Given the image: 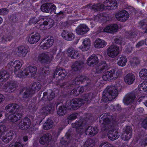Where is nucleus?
<instances>
[{
	"instance_id": "obj_61",
	"label": "nucleus",
	"mask_w": 147,
	"mask_h": 147,
	"mask_svg": "<svg viewBox=\"0 0 147 147\" xmlns=\"http://www.w3.org/2000/svg\"><path fill=\"white\" fill-rule=\"evenodd\" d=\"M39 21L37 20V19L35 17L33 18L30 19V20L29 23L30 24H35V26L36 24H37Z\"/></svg>"
},
{
	"instance_id": "obj_19",
	"label": "nucleus",
	"mask_w": 147,
	"mask_h": 147,
	"mask_svg": "<svg viewBox=\"0 0 147 147\" xmlns=\"http://www.w3.org/2000/svg\"><path fill=\"white\" fill-rule=\"evenodd\" d=\"M67 55L72 59L77 58L79 55L77 51L76 50L72 47H70L67 50Z\"/></svg>"
},
{
	"instance_id": "obj_59",
	"label": "nucleus",
	"mask_w": 147,
	"mask_h": 147,
	"mask_svg": "<svg viewBox=\"0 0 147 147\" xmlns=\"http://www.w3.org/2000/svg\"><path fill=\"white\" fill-rule=\"evenodd\" d=\"M29 107H30V109L34 111H36L38 108L37 106L34 102H32L30 105Z\"/></svg>"
},
{
	"instance_id": "obj_51",
	"label": "nucleus",
	"mask_w": 147,
	"mask_h": 147,
	"mask_svg": "<svg viewBox=\"0 0 147 147\" xmlns=\"http://www.w3.org/2000/svg\"><path fill=\"white\" fill-rule=\"evenodd\" d=\"M111 74H110L109 71L106 72L103 76V79L105 81L109 80H112Z\"/></svg>"
},
{
	"instance_id": "obj_62",
	"label": "nucleus",
	"mask_w": 147,
	"mask_h": 147,
	"mask_svg": "<svg viewBox=\"0 0 147 147\" xmlns=\"http://www.w3.org/2000/svg\"><path fill=\"white\" fill-rule=\"evenodd\" d=\"M9 12L8 10L5 8H2L0 9V15H5L8 13Z\"/></svg>"
},
{
	"instance_id": "obj_52",
	"label": "nucleus",
	"mask_w": 147,
	"mask_h": 147,
	"mask_svg": "<svg viewBox=\"0 0 147 147\" xmlns=\"http://www.w3.org/2000/svg\"><path fill=\"white\" fill-rule=\"evenodd\" d=\"M130 63L131 65L133 66L137 65L140 63V60L136 57L133 58L131 60Z\"/></svg>"
},
{
	"instance_id": "obj_45",
	"label": "nucleus",
	"mask_w": 147,
	"mask_h": 147,
	"mask_svg": "<svg viewBox=\"0 0 147 147\" xmlns=\"http://www.w3.org/2000/svg\"><path fill=\"white\" fill-rule=\"evenodd\" d=\"M22 65V63L20 61L16 60L15 61L14 71L15 74H17L16 72L20 69Z\"/></svg>"
},
{
	"instance_id": "obj_39",
	"label": "nucleus",
	"mask_w": 147,
	"mask_h": 147,
	"mask_svg": "<svg viewBox=\"0 0 147 147\" xmlns=\"http://www.w3.org/2000/svg\"><path fill=\"white\" fill-rule=\"evenodd\" d=\"M92 94L91 93H88L84 95L82 97V99H78L81 101L82 104H84L85 102H83V101H85L86 102H90L92 97Z\"/></svg>"
},
{
	"instance_id": "obj_34",
	"label": "nucleus",
	"mask_w": 147,
	"mask_h": 147,
	"mask_svg": "<svg viewBox=\"0 0 147 147\" xmlns=\"http://www.w3.org/2000/svg\"><path fill=\"white\" fill-rule=\"evenodd\" d=\"M41 84L39 82H36L32 84L30 88L33 92L34 93L38 91L41 88Z\"/></svg>"
},
{
	"instance_id": "obj_48",
	"label": "nucleus",
	"mask_w": 147,
	"mask_h": 147,
	"mask_svg": "<svg viewBox=\"0 0 147 147\" xmlns=\"http://www.w3.org/2000/svg\"><path fill=\"white\" fill-rule=\"evenodd\" d=\"M138 87L140 90L144 91H147V80L140 84Z\"/></svg>"
},
{
	"instance_id": "obj_22",
	"label": "nucleus",
	"mask_w": 147,
	"mask_h": 147,
	"mask_svg": "<svg viewBox=\"0 0 147 147\" xmlns=\"http://www.w3.org/2000/svg\"><path fill=\"white\" fill-rule=\"evenodd\" d=\"M84 67V62L82 61H76L72 65L71 68L73 71H77L82 70Z\"/></svg>"
},
{
	"instance_id": "obj_38",
	"label": "nucleus",
	"mask_w": 147,
	"mask_h": 147,
	"mask_svg": "<svg viewBox=\"0 0 147 147\" xmlns=\"http://www.w3.org/2000/svg\"><path fill=\"white\" fill-rule=\"evenodd\" d=\"M19 54L20 55L22 56L23 57H25L28 53V50L27 48L23 46H21L18 47L17 48Z\"/></svg>"
},
{
	"instance_id": "obj_2",
	"label": "nucleus",
	"mask_w": 147,
	"mask_h": 147,
	"mask_svg": "<svg viewBox=\"0 0 147 147\" xmlns=\"http://www.w3.org/2000/svg\"><path fill=\"white\" fill-rule=\"evenodd\" d=\"M99 1L102 3L93 5L91 9L93 11H102L105 8L110 10L117 8V3L115 0H99Z\"/></svg>"
},
{
	"instance_id": "obj_16",
	"label": "nucleus",
	"mask_w": 147,
	"mask_h": 147,
	"mask_svg": "<svg viewBox=\"0 0 147 147\" xmlns=\"http://www.w3.org/2000/svg\"><path fill=\"white\" fill-rule=\"evenodd\" d=\"M54 38L53 37L51 36L43 42V41L41 43L40 48L44 50L48 49L51 47L54 42Z\"/></svg>"
},
{
	"instance_id": "obj_14",
	"label": "nucleus",
	"mask_w": 147,
	"mask_h": 147,
	"mask_svg": "<svg viewBox=\"0 0 147 147\" xmlns=\"http://www.w3.org/2000/svg\"><path fill=\"white\" fill-rule=\"evenodd\" d=\"M30 119L26 117L21 119L18 124L20 129L23 130H26L28 128L31 124Z\"/></svg>"
},
{
	"instance_id": "obj_23",
	"label": "nucleus",
	"mask_w": 147,
	"mask_h": 147,
	"mask_svg": "<svg viewBox=\"0 0 147 147\" xmlns=\"http://www.w3.org/2000/svg\"><path fill=\"white\" fill-rule=\"evenodd\" d=\"M40 39V36L38 32L32 33L29 37L28 41L31 44H33L37 42Z\"/></svg>"
},
{
	"instance_id": "obj_18",
	"label": "nucleus",
	"mask_w": 147,
	"mask_h": 147,
	"mask_svg": "<svg viewBox=\"0 0 147 147\" xmlns=\"http://www.w3.org/2000/svg\"><path fill=\"white\" fill-rule=\"evenodd\" d=\"M6 132L4 136H3V134L0 137L3 142L7 143L11 140L13 134L12 130L7 131Z\"/></svg>"
},
{
	"instance_id": "obj_42",
	"label": "nucleus",
	"mask_w": 147,
	"mask_h": 147,
	"mask_svg": "<svg viewBox=\"0 0 147 147\" xmlns=\"http://www.w3.org/2000/svg\"><path fill=\"white\" fill-rule=\"evenodd\" d=\"M127 62V59L124 56H121L119 57V60L117 62L118 65L121 66H124L126 64Z\"/></svg>"
},
{
	"instance_id": "obj_24",
	"label": "nucleus",
	"mask_w": 147,
	"mask_h": 147,
	"mask_svg": "<svg viewBox=\"0 0 147 147\" xmlns=\"http://www.w3.org/2000/svg\"><path fill=\"white\" fill-rule=\"evenodd\" d=\"M76 30L78 34L82 35L87 33L89 30V29L85 25L82 24L79 26Z\"/></svg>"
},
{
	"instance_id": "obj_53",
	"label": "nucleus",
	"mask_w": 147,
	"mask_h": 147,
	"mask_svg": "<svg viewBox=\"0 0 147 147\" xmlns=\"http://www.w3.org/2000/svg\"><path fill=\"white\" fill-rule=\"evenodd\" d=\"M65 140H61V143L63 145H67L70 141V138L69 134L66 135L65 136Z\"/></svg>"
},
{
	"instance_id": "obj_3",
	"label": "nucleus",
	"mask_w": 147,
	"mask_h": 147,
	"mask_svg": "<svg viewBox=\"0 0 147 147\" xmlns=\"http://www.w3.org/2000/svg\"><path fill=\"white\" fill-rule=\"evenodd\" d=\"M67 73L65 70L60 67L56 68L54 72V77L56 78V84L58 86L68 89L69 88V83H63L62 80L66 76Z\"/></svg>"
},
{
	"instance_id": "obj_4",
	"label": "nucleus",
	"mask_w": 147,
	"mask_h": 147,
	"mask_svg": "<svg viewBox=\"0 0 147 147\" xmlns=\"http://www.w3.org/2000/svg\"><path fill=\"white\" fill-rule=\"evenodd\" d=\"M121 86L119 84L116 86H108L105 90L107 93L109 95L111 100H113L118 95V90H120Z\"/></svg>"
},
{
	"instance_id": "obj_9",
	"label": "nucleus",
	"mask_w": 147,
	"mask_h": 147,
	"mask_svg": "<svg viewBox=\"0 0 147 147\" xmlns=\"http://www.w3.org/2000/svg\"><path fill=\"white\" fill-rule=\"evenodd\" d=\"M119 53V48L117 46L113 45L109 46L107 49V54L110 57L114 58Z\"/></svg>"
},
{
	"instance_id": "obj_28",
	"label": "nucleus",
	"mask_w": 147,
	"mask_h": 147,
	"mask_svg": "<svg viewBox=\"0 0 147 147\" xmlns=\"http://www.w3.org/2000/svg\"><path fill=\"white\" fill-rule=\"evenodd\" d=\"M98 131V129L96 127L88 126L87 125L85 131L87 135L93 136L97 133Z\"/></svg>"
},
{
	"instance_id": "obj_49",
	"label": "nucleus",
	"mask_w": 147,
	"mask_h": 147,
	"mask_svg": "<svg viewBox=\"0 0 147 147\" xmlns=\"http://www.w3.org/2000/svg\"><path fill=\"white\" fill-rule=\"evenodd\" d=\"M139 76L142 79H144L146 78H147V69H142L139 72Z\"/></svg>"
},
{
	"instance_id": "obj_17",
	"label": "nucleus",
	"mask_w": 147,
	"mask_h": 147,
	"mask_svg": "<svg viewBox=\"0 0 147 147\" xmlns=\"http://www.w3.org/2000/svg\"><path fill=\"white\" fill-rule=\"evenodd\" d=\"M52 138L50 134H46L40 138L39 141L42 144L48 145L51 143Z\"/></svg>"
},
{
	"instance_id": "obj_55",
	"label": "nucleus",
	"mask_w": 147,
	"mask_h": 147,
	"mask_svg": "<svg viewBox=\"0 0 147 147\" xmlns=\"http://www.w3.org/2000/svg\"><path fill=\"white\" fill-rule=\"evenodd\" d=\"M12 38V36H8L7 35H4L2 38V42L5 43L8 41H10Z\"/></svg>"
},
{
	"instance_id": "obj_30",
	"label": "nucleus",
	"mask_w": 147,
	"mask_h": 147,
	"mask_svg": "<svg viewBox=\"0 0 147 147\" xmlns=\"http://www.w3.org/2000/svg\"><path fill=\"white\" fill-rule=\"evenodd\" d=\"M21 113L18 112H16L11 114L9 116V119L11 122H15L17 121L21 117Z\"/></svg>"
},
{
	"instance_id": "obj_41",
	"label": "nucleus",
	"mask_w": 147,
	"mask_h": 147,
	"mask_svg": "<svg viewBox=\"0 0 147 147\" xmlns=\"http://www.w3.org/2000/svg\"><path fill=\"white\" fill-rule=\"evenodd\" d=\"M132 129L130 126L126 127L124 134L126 139L129 140L131 138L132 135Z\"/></svg>"
},
{
	"instance_id": "obj_31",
	"label": "nucleus",
	"mask_w": 147,
	"mask_h": 147,
	"mask_svg": "<svg viewBox=\"0 0 147 147\" xmlns=\"http://www.w3.org/2000/svg\"><path fill=\"white\" fill-rule=\"evenodd\" d=\"M106 45L107 43L104 40L98 39H96L94 43V47L98 49L103 48Z\"/></svg>"
},
{
	"instance_id": "obj_56",
	"label": "nucleus",
	"mask_w": 147,
	"mask_h": 147,
	"mask_svg": "<svg viewBox=\"0 0 147 147\" xmlns=\"http://www.w3.org/2000/svg\"><path fill=\"white\" fill-rule=\"evenodd\" d=\"M15 66V61H11L7 64V67L11 71L14 70Z\"/></svg>"
},
{
	"instance_id": "obj_33",
	"label": "nucleus",
	"mask_w": 147,
	"mask_h": 147,
	"mask_svg": "<svg viewBox=\"0 0 147 147\" xmlns=\"http://www.w3.org/2000/svg\"><path fill=\"white\" fill-rule=\"evenodd\" d=\"M10 75L7 71L2 70L0 72V81H6L9 78Z\"/></svg>"
},
{
	"instance_id": "obj_60",
	"label": "nucleus",
	"mask_w": 147,
	"mask_h": 147,
	"mask_svg": "<svg viewBox=\"0 0 147 147\" xmlns=\"http://www.w3.org/2000/svg\"><path fill=\"white\" fill-rule=\"evenodd\" d=\"M99 147H115L112 144L107 142L102 143L100 145Z\"/></svg>"
},
{
	"instance_id": "obj_8",
	"label": "nucleus",
	"mask_w": 147,
	"mask_h": 147,
	"mask_svg": "<svg viewBox=\"0 0 147 147\" xmlns=\"http://www.w3.org/2000/svg\"><path fill=\"white\" fill-rule=\"evenodd\" d=\"M85 81L88 84L90 83V80L87 77L85 76H78L74 81L69 82V83L68 84L69 86V88L68 89L74 88L76 85L79 84L80 83Z\"/></svg>"
},
{
	"instance_id": "obj_5",
	"label": "nucleus",
	"mask_w": 147,
	"mask_h": 147,
	"mask_svg": "<svg viewBox=\"0 0 147 147\" xmlns=\"http://www.w3.org/2000/svg\"><path fill=\"white\" fill-rule=\"evenodd\" d=\"M37 71L36 67L34 66H30L20 72L18 74V77H21L28 75L29 77L34 76Z\"/></svg>"
},
{
	"instance_id": "obj_54",
	"label": "nucleus",
	"mask_w": 147,
	"mask_h": 147,
	"mask_svg": "<svg viewBox=\"0 0 147 147\" xmlns=\"http://www.w3.org/2000/svg\"><path fill=\"white\" fill-rule=\"evenodd\" d=\"M136 34L135 32L130 33L129 35V38L130 41L135 42L136 40Z\"/></svg>"
},
{
	"instance_id": "obj_46",
	"label": "nucleus",
	"mask_w": 147,
	"mask_h": 147,
	"mask_svg": "<svg viewBox=\"0 0 147 147\" xmlns=\"http://www.w3.org/2000/svg\"><path fill=\"white\" fill-rule=\"evenodd\" d=\"M17 85L15 82H12L10 83L9 88L7 90V92H12L16 88Z\"/></svg>"
},
{
	"instance_id": "obj_1",
	"label": "nucleus",
	"mask_w": 147,
	"mask_h": 147,
	"mask_svg": "<svg viewBox=\"0 0 147 147\" xmlns=\"http://www.w3.org/2000/svg\"><path fill=\"white\" fill-rule=\"evenodd\" d=\"M110 116L105 113L101 115L100 117L99 122L101 124L102 130H109L108 136L112 141L117 139L119 136L118 130L114 128L113 124L110 119Z\"/></svg>"
},
{
	"instance_id": "obj_47",
	"label": "nucleus",
	"mask_w": 147,
	"mask_h": 147,
	"mask_svg": "<svg viewBox=\"0 0 147 147\" xmlns=\"http://www.w3.org/2000/svg\"><path fill=\"white\" fill-rule=\"evenodd\" d=\"M109 98H110L109 95H108L104 90L103 92L101 100L104 102H106L108 101H111L113 100H111V99Z\"/></svg>"
},
{
	"instance_id": "obj_10",
	"label": "nucleus",
	"mask_w": 147,
	"mask_h": 147,
	"mask_svg": "<svg viewBox=\"0 0 147 147\" xmlns=\"http://www.w3.org/2000/svg\"><path fill=\"white\" fill-rule=\"evenodd\" d=\"M50 52H43L38 55V59L39 62L42 64H47L51 61Z\"/></svg>"
},
{
	"instance_id": "obj_43",
	"label": "nucleus",
	"mask_w": 147,
	"mask_h": 147,
	"mask_svg": "<svg viewBox=\"0 0 147 147\" xmlns=\"http://www.w3.org/2000/svg\"><path fill=\"white\" fill-rule=\"evenodd\" d=\"M95 144L94 140L89 139L86 141L82 147H93Z\"/></svg>"
},
{
	"instance_id": "obj_21",
	"label": "nucleus",
	"mask_w": 147,
	"mask_h": 147,
	"mask_svg": "<svg viewBox=\"0 0 147 147\" xmlns=\"http://www.w3.org/2000/svg\"><path fill=\"white\" fill-rule=\"evenodd\" d=\"M108 69V66L105 62L99 63L96 68V71L98 74H101L105 72Z\"/></svg>"
},
{
	"instance_id": "obj_25",
	"label": "nucleus",
	"mask_w": 147,
	"mask_h": 147,
	"mask_svg": "<svg viewBox=\"0 0 147 147\" xmlns=\"http://www.w3.org/2000/svg\"><path fill=\"white\" fill-rule=\"evenodd\" d=\"M135 98V96L134 93H130L126 95L123 99L124 103L128 105L133 102Z\"/></svg>"
},
{
	"instance_id": "obj_57",
	"label": "nucleus",
	"mask_w": 147,
	"mask_h": 147,
	"mask_svg": "<svg viewBox=\"0 0 147 147\" xmlns=\"http://www.w3.org/2000/svg\"><path fill=\"white\" fill-rule=\"evenodd\" d=\"M44 21L45 24L47 25H49V26L51 27L53 26L54 22L53 20L52 19H47Z\"/></svg>"
},
{
	"instance_id": "obj_32",
	"label": "nucleus",
	"mask_w": 147,
	"mask_h": 147,
	"mask_svg": "<svg viewBox=\"0 0 147 147\" xmlns=\"http://www.w3.org/2000/svg\"><path fill=\"white\" fill-rule=\"evenodd\" d=\"M90 41L88 38H85L83 43V45L81 48V49L82 51H87L90 48Z\"/></svg>"
},
{
	"instance_id": "obj_36",
	"label": "nucleus",
	"mask_w": 147,
	"mask_h": 147,
	"mask_svg": "<svg viewBox=\"0 0 147 147\" xmlns=\"http://www.w3.org/2000/svg\"><path fill=\"white\" fill-rule=\"evenodd\" d=\"M52 108L51 105L49 104L42 107L40 110V112L42 114L47 115L50 113Z\"/></svg>"
},
{
	"instance_id": "obj_6",
	"label": "nucleus",
	"mask_w": 147,
	"mask_h": 147,
	"mask_svg": "<svg viewBox=\"0 0 147 147\" xmlns=\"http://www.w3.org/2000/svg\"><path fill=\"white\" fill-rule=\"evenodd\" d=\"M72 127L76 128L77 132L79 134L84 131L87 126L86 121L82 119L72 123Z\"/></svg>"
},
{
	"instance_id": "obj_50",
	"label": "nucleus",
	"mask_w": 147,
	"mask_h": 147,
	"mask_svg": "<svg viewBox=\"0 0 147 147\" xmlns=\"http://www.w3.org/2000/svg\"><path fill=\"white\" fill-rule=\"evenodd\" d=\"M41 21L40 23H37L35 26L37 27L38 29H39L41 30H42L45 29V21H43V20H39V21Z\"/></svg>"
},
{
	"instance_id": "obj_29",
	"label": "nucleus",
	"mask_w": 147,
	"mask_h": 147,
	"mask_svg": "<svg viewBox=\"0 0 147 147\" xmlns=\"http://www.w3.org/2000/svg\"><path fill=\"white\" fill-rule=\"evenodd\" d=\"M62 37L67 40H72L75 38L74 34L71 32H67L65 30H63L61 33Z\"/></svg>"
},
{
	"instance_id": "obj_7",
	"label": "nucleus",
	"mask_w": 147,
	"mask_h": 147,
	"mask_svg": "<svg viewBox=\"0 0 147 147\" xmlns=\"http://www.w3.org/2000/svg\"><path fill=\"white\" fill-rule=\"evenodd\" d=\"M82 102L80 99L77 98L73 99L72 101L68 100L67 101L65 107L70 110H76L80 107L82 105Z\"/></svg>"
},
{
	"instance_id": "obj_63",
	"label": "nucleus",
	"mask_w": 147,
	"mask_h": 147,
	"mask_svg": "<svg viewBox=\"0 0 147 147\" xmlns=\"http://www.w3.org/2000/svg\"><path fill=\"white\" fill-rule=\"evenodd\" d=\"M78 115V114H72L70 115L68 117V119L69 120H73L76 119Z\"/></svg>"
},
{
	"instance_id": "obj_44",
	"label": "nucleus",
	"mask_w": 147,
	"mask_h": 147,
	"mask_svg": "<svg viewBox=\"0 0 147 147\" xmlns=\"http://www.w3.org/2000/svg\"><path fill=\"white\" fill-rule=\"evenodd\" d=\"M66 108L64 106H60L57 111V114L59 116L65 115L66 112Z\"/></svg>"
},
{
	"instance_id": "obj_20",
	"label": "nucleus",
	"mask_w": 147,
	"mask_h": 147,
	"mask_svg": "<svg viewBox=\"0 0 147 147\" xmlns=\"http://www.w3.org/2000/svg\"><path fill=\"white\" fill-rule=\"evenodd\" d=\"M98 62V59L97 55H92L88 59L87 64L89 66H94Z\"/></svg>"
},
{
	"instance_id": "obj_37",
	"label": "nucleus",
	"mask_w": 147,
	"mask_h": 147,
	"mask_svg": "<svg viewBox=\"0 0 147 147\" xmlns=\"http://www.w3.org/2000/svg\"><path fill=\"white\" fill-rule=\"evenodd\" d=\"M112 80H115L119 77V71L117 69H113L109 71Z\"/></svg>"
},
{
	"instance_id": "obj_35",
	"label": "nucleus",
	"mask_w": 147,
	"mask_h": 147,
	"mask_svg": "<svg viewBox=\"0 0 147 147\" xmlns=\"http://www.w3.org/2000/svg\"><path fill=\"white\" fill-rule=\"evenodd\" d=\"M34 94L31 90L29 88L25 90L22 94V98L24 100H28V98L31 97L32 95Z\"/></svg>"
},
{
	"instance_id": "obj_11",
	"label": "nucleus",
	"mask_w": 147,
	"mask_h": 147,
	"mask_svg": "<svg viewBox=\"0 0 147 147\" xmlns=\"http://www.w3.org/2000/svg\"><path fill=\"white\" fill-rule=\"evenodd\" d=\"M55 96V92L51 90H49L44 92L41 100L43 101H50L53 99Z\"/></svg>"
},
{
	"instance_id": "obj_58",
	"label": "nucleus",
	"mask_w": 147,
	"mask_h": 147,
	"mask_svg": "<svg viewBox=\"0 0 147 147\" xmlns=\"http://www.w3.org/2000/svg\"><path fill=\"white\" fill-rule=\"evenodd\" d=\"M9 147H23L22 144L20 142H16L12 143L10 145Z\"/></svg>"
},
{
	"instance_id": "obj_26",
	"label": "nucleus",
	"mask_w": 147,
	"mask_h": 147,
	"mask_svg": "<svg viewBox=\"0 0 147 147\" xmlns=\"http://www.w3.org/2000/svg\"><path fill=\"white\" fill-rule=\"evenodd\" d=\"M118 29V26L117 24L110 25L106 26L103 31L105 32L113 33L117 32Z\"/></svg>"
},
{
	"instance_id": "obj_27",
	"label": "nucleus",
	"mask_w": 147,
	"mask_h": 147,
	"mask_svg": "<svg viewBox=\"0 0 147 147\" xmlns=\"http://www.w3.org/2000/svg\"><path fill=\"white\" fill-rule=\"evenodd\" d=\"M135 77L134 75L132 73L127 74L124 77L125 82L129 85H131L133 84L135 80Z\"/></svg>"
},
{
	"instance_id": "obj_64",
	"label": "nucleus",
	"mask_w": 147,
	"mask_h": 147,
	"mask_svg": "<svg viewBox=\"0 0 147 147\" xmlns=\"http://www.w3.org/2000/svg\"><path fill=\"white\" fill-rule=\"evenodd\" d=\"M40 70L42 71V73L46 74L47 71L49 70V67L45 66H42L40 68Z\"/></svg>"
},
{
	"instance_id": "obj_40",
	"label": "nucleus",
	"mask_w": 147,
	"mask_h": 147,
	"mask_svg": "<svg viewBox=\"0 0 147 147\" xmlns=\"http://www.w3.org/2000/svg\"><path fill=\"white\" fill-rule=\"evenodd\" d=\"M53 122L50 119H48L43 125V128L45 130H48L53 126Z\"/></svg>"
},
{
	"instance_id": "obj_15",
	"label": "nucleus",
	"mask_w": 147,
	"mask_h": 147,
	"mask_svg": "<svg viewBox=\"0 0 147 147\" xmlns=\"http://www.w3.org/2000/svg\"><path fill=\"white\" fill-rule=\"evenodd\" d=\"M129 17L128 13L125 10H123L117 13L115 17L117 19L121 22H124L127 20Z\"/></svg>"
},
{
	"instance_id": "obj_13",
	"label": "nucleus",
	"mask_w": 147,
	"mask_h": 147,
	"mask_svg": "<svg viewBox=\"0 0 147 147\" xmlns=\"http://www.w3.org/2000/svg\"><path fill=\"white\" fill-rule=\"evenodd\" d=\"M20 109L19 105L16 103L9 104L7 105L5 108L6 111L10 113L19 112Z\"/></svg>"
},
{
	"instance_id": "obj_12",
	"label": "nucleus",
	"mask_w": 147,
	"mask_h": 147,
	"mask_svg": "<svg viewBox=\"0 0 147 147\" xmlns=\"http://www.w3.org/2000/svg\"><path fill=\"white\" fill-rule=\"evenodd\" d=\"M40 9L42 11L49 13L54 11L56 9V7L52 3H47L42 5Z\"/></svg>"
}]
</instances>
